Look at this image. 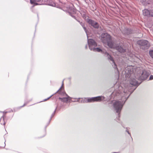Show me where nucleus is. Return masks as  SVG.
<instances>
[{
  "instance_id": "nucleus-17",
  "label": "nucleus",
  "mask_w": 153,
  "mask_h": 153,
  "mask_svg": "<svg viewBox=\"0 0 153 153\" xmlns=\"http://www.w3.org/2000/svg\"><path fill=\"white\" fill-rule=\"evenodd\" d=\"M34 4L35 5H37L38 4V3L36 2H35Z\"/></svg>"
},
{
  "instance_id": "nucleus-13",
  "label": "nucleus",
  "mask_w": 153,
  "mask_h": 153,
  "mask_svg": "<svg viewBox=\"0 0 153 153\" xmlns=\"http://www.w3.org/2000/svg\"><path fill=\"white\" fill-rule=\"evenodd\" d=\"M149 53L150 56L153 58V51H150Z\"/></svg>"
},
{
  "instance_id": "nucleus-7",
  "label": "nucleus",
  "mask_w": 153,
  "mask_h": 153,
  "mask_svg": "<svg viewBox=\"0 0 153 153\" xmlns=\"http://www.w3.org/2000/svg\"><path fill=\"white\" fill-rule=\"evenodd\" d=\"M87 21L88 23L91 25L92 26L95 28H98L99 25L98 24L94 21L91 19H88L87 20Z\"/></svg>"
},
{
  "instance_id": "nucleus-16",
  "label": "nucleus",
  "mask_w": 153,
  "mask_h": 153,
  "mask_svg": "<svg viewBox=\"0 0 153 153\" xmlns=\"http://www.w3.org/2000/svg\"><path fill=\"white\" fill-rule=\"evenodd\" d=\"M61 88H60L58 90V92L59 94H60V90L61 89Z\"/></svg>"
},
{
  "instance_id": "nucleus-4",
  "label": "nucleus",
  "mask_w": 153,
  "mask_h": 153,
  "mask_svg": "<svg viewBox=\"0 0 153 153\" xmlns=\"http://www.w3.org/2000/svg\"><path fill=\"white\" fill-rule=\"evenodd\" d=\"M88 43L90 49L92 50L94 48L97 46L96 43L94 40L91 39L88 40Z\"/></svg>"
},
{
  "instance_id": "nucleus-11",
  "label": "nucleus",
  "mask_w": 153,
  "mask_h": 153,
  "mask_svg": "<svg viewBox=\"0 0 153 153\" xmlns=\"http://www.w3.org/2000/svg\"><path fill=\"white\" fill-rule=\"evenodd\" d=\"M130 84L133 85H136L137 84V82L135 79H133L130 82Z\"/></svg>"
},
{
  "instance_id": "nucleus-6",
  "label": "nucleus",
  "mask_w": 153,
  "mask_h": 153,
  "mask_svg": "<svg viewBox=\"0 0 153 153\" xmlns=\"http://www.w3.org/2000/svg\"><path fill=\"white\" fill-rule=\"evenodd\" d=\"M102 97L98 96L96 97H92L91 98L88 99L87 100L88 102H92L95 101H101L102 100Z\"/></svg>"
},
{
  "instance_id": "nucleus-18",
  "label": "nucleus",
  "mask_w": 153,
  "mask_h": 153,
  "mask_svg": "<svg viewBox=\"0 0 153 153\" xmlns=\"http://www.w3.org/2000/svg\"><path fill=\"white\" fill-rule=\"evenodd\" d=\"M41 0H36V1L37 2H39L41 1Z\"/></svg>"
},
{
  "instance_id": "nucleus-10",
  "label": "nucleus",
  "mask_w": 153,
  "mask_h": 153,
  "mask_svg": "<svg viewBox=\"0 0 153 153\" xmlns=\"http://www.w3.org/2000/svg\"><path fill=\"white\" fill-rule=\"evenodd\" d=\"M105 54L108 57V59H109L113 62V63H114L115 66H116V68L117 69V70L118 71V68L117 67V66L115 64L114 60L113 58L111 56L109 55L108 53L106 52Z\"/></svg>"
},
{
  "instance_id": "nucleus-14",
  "label": "nucleus",
  "mask_w": 153,
  "mask_h": 153,
  "mask_svg": "<svg viewBox=\"0 0 153 153\" xmlns=\"http://www.w3.org/2000/svg\"><path fill=\"white\" fill-rule=\"evenodd\" d=\"M35 1L34 0H30V3L31 4H34Z\"/></svg>"
},
{
  "instance_id": "nucleus-15",
  "label": "nucleus",
  "mask_w": 153,
  "mask_h": 153,
  "mask_svg": "<svg viewBox=\"0 0 153 153\" xmlns=\"http://www.w3.org/2000/svg\"><path fill=\"white\" fill-rule=\"evenodd\" d=\"M152 79H153V76L152 75H151L149 79L152 80Z\"/></svg>"
},
{
  "instance_id": "nucleus-19",
  "label": "nucleus",
  "mask_w": 153,
  "mask_h": 153,
  "mask_svg": "<svg viewBox=\"0 0 153 153\" xmlns=\"http://www.w3.org/2000/svg\"><path fill=\"white\" fill-rule=\"evenodd\" d=\"M87 46H86V48H87Z\"/></svg>"
},
{
  "instance_id": "nucleus-1",
  "label": "nucleus",
  "mask_w": 153,
  "mask_h": 153,
  "mask_svg": "<svg viewBox=\"0 0 153 153\" xmlns=\"http://www.w3.org/2000/svg\"><path fill=\"white\" fill-rule=\"evenodd\" d=\"M101 39L102 42L107 44L108 46L111 48H115L119 52L122 53L125 51V49L121 46H115L112 42L111 36L107 33L102 34Z\"/></svg>"
},
{
  "instance_id": "nucleus-2",
  "label": "nucleus",
  "mask_w": 153,
  "mask_h": 153,
  "mask_svg": "<svg viewBox=\"0 0 153 153\" xmlns=\"http://www.w3.org/2000/svg\"><path fill=\"white\" fill-rule=\"evenodd\" d=\"M137 43L144 48H142L143 49H148L150 46L148 41L146 40H142L137 41Z\"/></svg>"
},
{
  "instance_id": "nucleus-5",
  "label": "nucleus",
  "mask_w": 153,
  "mask_h": 153,
  "mask_svg": "<svg viewBox=\"0 0 153 153\" xmlns=\"http://www.w3.org/2000/svg\"><path fill=\"white\" fill-rule=\"evenodd\" d=\"M65 97L63 98H59V99L61 101L65 103L70 102L71 101V98L69 97L66 93L64 94Z\"/></svg>"
},
{
  "instance_id": "nucleus-9",
  "label": "nucleus",
  "mask_w": 153,
  "mask_h": 153,
  "mask_svg": "<svg viewBox=\"0 0 153 153\" xmlns=\"http://www.w3.org/2000/svg\"><path fill=\"white\" fill-rule=\"evenodd\" d=\"M143 15L145 16H153V12L152 11H150L147 9H145L143 10Z\"/></svg>"
},
{
  "instance_id": "nucleus-20",
  "label": "nucleus",
  "mask_w": 153,
  "mask_h": 153,
  "mask_svg": "<svg viewBox=\"0 0 153 153\" xmlns=\"http://www.w3.org/2000/svg\"><path fill=\"white\" fill-rule=\"evenodd\" d=\"M84 29H85V27H84Z\"/></svg>"
},
{
  "instance_id": "nucleus-3",
  "label": "nucleus",
  "mask_w": 153,
  "mask_h": 153,
  "mask_svg": "<svg viewBox=\"0 0 153 153\" xmlns=\"http://www.w3.org/2000/svg\"><path fill=\"white\" fill-rule=\"evenodd\" d=\"M123 104L121 101H115L114 102L113 106L117 113L120 112L122 108Z\"/></svg>"
},
{
  "instance_id": "nucleus-12",
  "label": "nucleus",
  "mask_w": 153,
  "mask_h": 153,
  "mask_svg": "<svg viewBox=\"0 0 153 153\" xmlns=\"http://www.w3.org/2000/svg\"><path fill=\"white\" fill-rule=\"evenodd\" d=\"M92 50L94 51H97L98 52H100L102 51V50L100 49L99 48H94L93 49H92Z\"/></svg>"
},
{
  "instance_id": "nucleus-8",
  "label": "nucleus",
  "mask_w": 153,
  "mask_h": 153,
  "mask_svg": "<svg viewBox=\"0 0 153 153\" xmlns=\"http://www.w3.org/2000/svg\"><path fill=\"white\" fill-rule=\"evenodd\" d=\"M149 73L148 72L145 71H143L141 76H140L139 79L141 80L146 79L149 76Z\"/></svg>"
}]
</instances>
